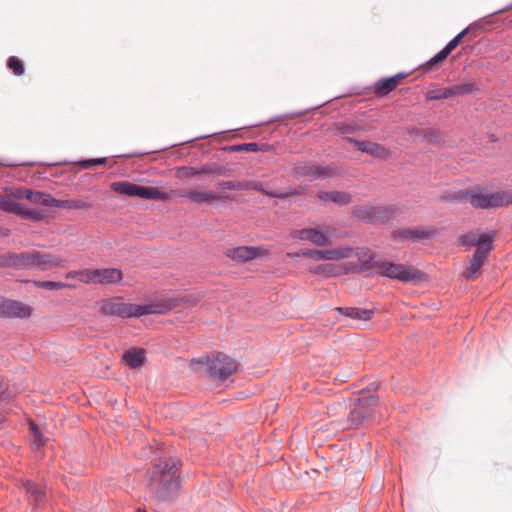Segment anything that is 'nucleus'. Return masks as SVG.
<instances>
[{"label": "nucleus", "instance_id": "21", "mask_svg": "<svg viewBox=\"0 0 512 512\" xmlns=\"http://www.w3.org/2000/svg\"><path fill=\"white\" fill-rule=\"evenodd\" d=\"M97 284H117L123 278V273L118 268H96Z\"/></svg>", "mask_w": 512, "mask_h": 512}, {"label": "nucleus", "instance_id": "14", "mask_svg": "<svg viewBox=\"0 0 512 512\" xmlns=\"http://www.w3.org/2000/svg\"><path fill=\"white\" fill-rule=\"evenodd\" d=\"M344 140L352 144L358 151L368 155L385 159L389 151L381 144L368 140H358L354 137H344Z\"/></svg>", "mask_w": 512, "mask_h": 512}, {"label": "nucleus", "instance_id": "56", "mask_svg": "<svg viewBox=\"0 0 512 512\" xmlns=\"http://www.w3.org/2000/svg\"><path fill=\"white\" fill-rule=\"evenodd\" d=\"M216 133H213V134H207V135H202V136H199V137H195L193 139H190V140H187V141H184L182 142V144H186V143H190V142H193L195 140H198V139H205V138H208V137H211L213 135H215ZM178 144H173L172 146H177ZM181 145V143L179 144Z\"/></svg>", "mask_w": 512, "mask_h": 512}, {"label": "nucleus", "instance_id": "54", "mask_svg": "<svg viewBox=\"0 0 512 512\" xmlns=\"http://www.w3.org/2000/svg\"><path fill=\"white\" fill-rule=\"evenodd\" d=\"M216 174L221 177H228L231 174V169L226 166L220 165Z\"/></svg>", "mask_w": 512, "mask_h": 512}, {"label": "nucleus", "instance_id": "10", "mask_svg": "<svg viewBox=\"0 0 512 512\" xmlns=\"http://www.w3.org/2000/svg\"><path fill=\"white\" fill-rule=\"evenodd\" d=\"M32 314L33 308L30 305L0 295V318L26 319Z\"/></svg>", "mask_w": 512, "mask_h": 512}, {"label": "nucleus", "instance_id": "45", "mask_svg": "<svg viewBox=\"0 0 512 512\" xmlns=\"http://www.w3.org/2000/svg\"><path fill=\"white\" fill-rule=\"evenodd\" d=\"M335 128L339 135H346L355 133L360 129V126L346 123H336Z\"/></svg>", "mask_w": 512, "mask_h": 512}, {"label": "nucleus", "instance_id": "46", "mask_svg": "<svg viewBox=\"0 0 512 512\" xmlns=\"http://www.w3.org/2000/svg\"><path fill=\"white\" fill-rule=\"evenodd\" d=\"M336 267L333 264H321L318 265L314 272L325 277H331L335 274Z\"/></svg>", "mask_w": 512, "mask_h": 512}, {"label": "nucleus", "instance_id": "49", "mask_svg": "<svg viewBox=\"0 0 512 512\" xmlns=\"http://www.w3.org/2000/svg\"><path fill=\"white\" fill-rule=\"evenodd\" d=\"M35 164V162H14L8 158H0V165L4 167L31 166Z\"/></svg>", "mask_w": 512, "mask_h": 512}, {"label": "nucleus", "instance_id": "6", "mask_svg": "<svg viewBox=\"0 0 512 512\" xmlns=\"http://www.w3.org/2000/svg\"><path fill=\"white\" fill-rule=\"evenodd\" d=\"M379 399L373 394H364L351 401L348 421L351 426L358 427L368 423L374 414Z\"/></svg>", "mask_w": 512, "mask_h": 512}, {"label": "nucleus", "instance_id": "5", "mask_svg": "<svg viewBox=\"0 0 512 512\" xmlns=\"http://www.w3.org/2000/svg\"><path fill=\"white\" fill-rule=\"evenodd\" d=\"M378 274L404 284L420 283L426 278V274L419 269L406 267L404 264L393 263L388 260H382L378 268Z\"/></svg>", "mask_w": 512, "mask_h": 512}, {"label": "nucleus", "instance_id": "51", "mask_svg": "<svg viewBox=\"0 0 512 512\" xmlns=\"http://www.w3.org/2000/svg\"><path fill=\"white\" fill-rule=\"evenodd\" d=\"M34 192L35 191L30 190V189H22V188H20V189H17L15 191L13 196L16 197V198L27 199V200L33 201Z\"/></svg>", "mask_w": 512, "mask_h": 512}, {"label": "nucleus", "instance_id": "40", "mask_svg": "<svg viewBox=\"0 0 512 512\" xmlns=\"http://www.w3.org/2000/svg\"><path fill=\"white\" fill-rule=\"evenodd\" d=\"M6 65L16 76H22L25 72L23 62L16 56H10L7 59Z\"/></svg>", "mask_w": 512, "mask_h": 512}, {"label": "nucleus", "instance_id": "1", "mask_svg": "<svg viewBox=\"0 0 512 512\" xmlns=\"http://www.w3.org/2000/svg\"><path fill=\"white\" fill-rule=\"evenodd\" d=\"M188 301L186 296L157 298L147 304H132L123 301L122 297H112L101 302L100 313L105 316H116L121 319L140 318L144 315H162Z\"/></svg>", "mask_w": 512, "mask_h": 512}, {"label": "nucleus", "instance_id": "11", "mask_svg": "<svg viewBox=\"0 0 512 512\" xmlns=\"http://www.w3.org/2000/svg\"><path fill=\"white\" fill-rule=\"evenodd\" d=\"M435 235L436 232L434 230L403 227L392 231L391 239L395 242L408 241L410 243H424L433 239Z\"/></svg>", "mask_w": 512, "mask_h": 512}, {"label": "nucleus", "instance_id": "26", "mask_svg": "<svg viewBox=\"0 0 512 512\" xmlns=\"http://www.w3.org/2000/svg\"><path fill=\"white\" fill-rule=\"evenodd\" d=\"M123 361L130 368H139L146 361L145 351L139 348L128 349L123 354Z\"/></svg>", "mask_w": 512, "mask_h": 512}, {"label": "nucleus", "instance_id": "18", "mask_svg": "<svg viewBox=\"0 0 512 512\" xmlns=\"http://www.w3.org/2000/svg\"><path fill=\"white\" fill-rule=\"evenodd\" d=\"M231 259L245 263L261 255V249L253 246H239L229 250L227 254Z\"/></svg>", "mask_w": 512, "mask_h": 512}, {"label": "nucleus", "instance_id": "42", "mask_svg": "<svg viewBox=\"0 0 512 512\" xmlns=\"http://www.w3.org/2000/svg\"><path fill=\"white\" fill-rule=\"evenodd\" d=\"M96 269L79 270L78 280L85 284H97Z\"/></svg>", "mask_w": 512, "mask_h": 512}, {"label": "nucleus", "instance_id": "36", "mask_svg": "<svg viewBox=\"0 0 512 512\" xmlns=\"http://www.w3.org/2000/svg\"><path fill=\"white\" fill-rule=\"evenodd\" d=\"M34 203L47 206L56 207L57 199L52 197L51 194L43 191H35L33 201Z\"/></svg>", "mask_w": 512, "mask_h": 512}, {"label": "nucleus", "instance_id": "2", "mask_svg": "<svg viewBox=\"0 0 512 512\" xmlns=\"http://www.w3.org/2000/svg\"><path fill=\"white\" fill-rule=\"evenodd\" d=\"M62 259L51 253H41L38 250L5 251L0 253V269L38 270L46 271L54 267H60Z\"/></svg>", "mask_w": 512, "mask_h": 512}, {"label": "nucleus", "instance_id": "63", "mask_svg": "<svg viewBox=\"0 0 512 512\" xmlns=\"http://www.w3.org/2000/svg\"><path fill=\"white\" fill-rule=\"evenodd\" d=\"M255 190H257V191H262V189H261V188H259V187H255Z\"/></svg>", "mask_w": 512, "mask_h": 512}, {"label": "nucleus", "instance_id": "7", "mask_svg": "<svg viewBox=\"0 0 512 512\" xmlns=\"http://www.w3.org/2000/svg\"><path fill=\"white\" fill-rule=\"evenodd\" d=\"M111 188L118 194L145 200L166 201L168 199V194L157 187L139 185L126 180L113 182Z\"/></svg>", "mask_w": 512, "mask_h": 512}, {"label": "nucleus", "instance_id": "22", "mask_svg": "<svg viewBox=\"0 0 512 512\" xmlns=\"http://www.w3.org/2000/svg\"><path fill=\"white\" fill-rule=\"evenodd\" d=\"M335 310L338 314L357 321H368L375 313L373 309L359 307H336Z\"/></svg>", "mask_w": 512, "mask_h": 512}, {"label": "nucleus", "instance_id": "48", "mask_svg": "<svg viewBox=\"0 0 512 512\" xmlns=\"http://www.w3.org/2000/svg\"><path fill=\"white\" fill-rule=\"evenodd\" d=\"M220 165L216 162H208L200 165V172L202 174H216Z\"/></svg>", "mask_w": 512, "mask_h": 512}, {"label": "nucleus", "instance_id": "33", "mask_svg": "<svg viewBox=\"0 0 512 512\" xmlns=\"http://www.w3.org/2000/svg\"><path fill=\"white\" fill-rule=\"evenodd\" d=\"M32 284L37 288H42L46 290H59L64 288H72L73 285L60 281H50V280H33Z\"/></svg>", "mask_w": 512, "mask_h": 512}, {"label": "nucleus", "instance_id": "4", "mask_svg": "<svg viewBox=\"0 0 512 512\" xmlns=\"http://www.w3.org/2000/svg\"><path fill=\"white\" fill-rule=\"evenodd\" d=\"M200 369L211 378L220 380L227 379L232 373L238 370V364L230 356L222 352H214L210 355L199 357L191 361V368Z\"/></svg>", "mask_w": 512, "mask_h": 512}, {"label": "nucleus", "instance_id": "12", "mask_svg": "<svg viewBox=\"0 0 512 512\" xmlns=\"http://www.w3.org/2000/svg\"><path fill=\"white\" fill-rule=\"evenodd\" d=\"M495 231L487 230L479 232L477 230L469 231L460 235L459 243L463 246H475L476 248L493 250Z\"/></svg>", "mask_w": 512, "mask_h": 512}, {"label": "nucleus", "instance_id": "34", "mask_svg": "<svg viewBox=\"0 0 512 512\" xmlns=\"http://www.w3.org/2000/svg\"><path fill=\"white\" fill-rule=\"evenodd\" d=\"M176 170V176L178 178H193L195 177L196 180L200 179V176L202 173L200 172V166L194 167V166H178L175 168Z\"/></svg>", "mask_w": 512, "mask_h": 512}, {"label": "nucleus", "instance_id": "20", "mask_svg": "<svg viewBox=\"0 0 512 512\" xmlns=\"http://www.w3.org/2000/svg\"><path fill=\"white\" fill-rule=\"evenodd\" d=\"M22 487L29 500L33 501L35 505L39 506L46 500V490L42 485L32 480H25Z\"/></svg>", "mask_w": 512, "mask_h": 512}, {"label": "nucleus", "instance_id": "61", "mask_svg": "<svg viewBox=\"0 0 512 512\" xmlns=\"http://www.w3.org/2000/svg\"><path fill=\"white\" fill-rule=\"evenodd\" d=\"M134 512H147L145 509H141V508H138L137 510H135Z\"/></svg>", "mask_w": 512, "mask_h": 512}, {"label": "nucleus", "instance_id": "23", "mask_svg": "<svg viewBox=\"0 0 512 512\" xmlns=\"http://www.w3.org/2000/svg\"><path fill=\"white\" fill-rule=\"evenodd\" d=\"M223 150L226 152H270L272 151V146L268 143L248 142L225 146Z\"/></svg>", "mask_w": 512, "mask_h": 512}, {"label": "nucleus", "instance_id": "37", "mask_svg": "<svg viewBox=\"0 0 512 512\" xmlns=\"http://www.w3.org/2000/svg\"><path fill=\"white\" fill-rule=\"evenodd\" d=\"M476 25L477 24L475 23L464 28L456 36H454L443 48L450 54L453 50H455L458 47L462 39L469 33L471 28Z\"/></svg>", "mask_w": 512, "mask_h": 512}, {"label": "nucleus", "instance_id": "3", "mask_svg": "<svg viewBox=\"0 0 512 512\" xmlns=\"http://www.w3.org/2000/svg\"><path fill=\"white\" fill-rule=\"evenodd\" d=\"M150 486L160 501H170L180 487V478L176 462L169 457L159 458L149 472Z\"/></svg>", "mask_w": 512, "mask_h": 512}, {"label": "nucleus", "instance_id": "8", "mask_svg": "<svg viewBox=\"0 0 512 512\" xmlns=\"http://www.w3.org/2000/svg\"><path fill=\"white\" fill-rule=\"evenodd\" d=\"M512 204V192H482L472 190L470 205L475 209L489 210Z\"/></svg>", "mask_w": 512, "mask_h": 512}, {"label": "nucleus", "instance_id": "19", "mask_svg": "<svg viewBox=\"0 0 512 512\" xmlns=\"http://www.w3.org/2000/svg\"><path fill=\"white\" fill-rule=\"evenodd\" d=\"M399 208L396 205H374V224L385 225L396 218Z\"/></svg>", "mask_w": 512, "mask_h": 512}, {"label": "nucleus", "instance_id": "24", "mask_svg": "<svg viewBox=\"0 0 512 512\" xmlns=\"http://www.w3.org/2000/svg\"><path fill=\"white\" fill-rule=\"evenodd\" d=\"M470 195H472V190L453 189L445 191L441 199L449 204H470Z\"/></svg>", "mask_w": 512, "mask_h": 512}, {"label": "nucleus", "instance_id": "53", "mask_svg": "<svg viewBox=\"0 0 512 512\" xmlns=\"http://www.w3.org/2000/svg\"><path fill=\"white\" fill-rule=\"evenodd\" d=\"M204 200L206 202H209L211 203L212 201L216 200V199H221V200H230L231 199V196L230 195H220L218 196L216 193L214 192H204Z\"/></svg>", "mask_w": 512, "mask_h": 512}, {"label": "nucleus", "instance_id": "32", "mask_svg": "<svg viewBox=\"0 0 512 512\" xmlns=\"http://www.w3.org/2000/svg\"><path fill=\"white\" fill-rule=\"evenodd\" d=\"M327 102L328 101H325V102H323L321 104H318L316 106L307 108L305 110H300V111H297V112H290V113L274 116V117L270 118L269 120H267L266 123H273V122L282 121V120H285V119H294V118L306 115L310 111L316 110V109L320 108L321 106H323Z\"/></svg>", "mask_w": 512, "mask_h": 512}, {"label": "nucleus", "instance_id": "28", "mask_svg": "<svg viewBox=\"0 0 512 512\" xmlns=\"http://www.w3.org/2000/svg\"><path fill=\"white\" fill-rule=\"evenodd\" d=\"M352 215L363 221L366 224L373 225L374 224V205L373 204H367V205H358L354 206L352 210Z\"/></svg>", "mask_w": 512, "mask_h": 512}, {"label": "nucleus", "instance_id": "62", "mask_svg": "<svg viewBox=\"0 0 512 512\" xmlns=\"http://www.w3.org/2000/svg\"><path fill=\"white\" fill-rule=\"evenodd\" d=\"M4 421V417L2 414H0V423Z\"/></svg>", "mask_w": 512, "mask_h": 512}, {"label": "nucleus", "instance_id": "16", "mask_svg": "<svg viewBox=\"0 0 512 512\" xmlns=\"http://www.w3.org/2000/svg\"><path fill=\"white\" fill-rule=\"evenodd\" d=\"M302 241H310L317 246H325L330 243V235L327 231L318 228H302L295 236Z\"/></svg>", "mask_w": 512, "mask_h": 512}, {"label": "nucleus", "instance_id": "15", "mask_svg": "<svg viewBox=\"0 0 512 512\" xmlns=\"http://www.w3.org/2000/svg\"><path fill=\"white\" fill-rule=\"evenodd\" d=\"M358 260L360 261L361 265H354L349 269V271L354 273H360L372 268H379L382 260L376 259V253L371 251L369 248H361L358 249L356 253Z\"/></svg>", "mask_w": 512, "mask_h": 512}, {"label": "nucleus", "instance_id": "57", "mask_svg": "<svg viewBox=\"0 0 512 512\" xmlns=\"http://www.w3.org/2000/svg\"><path fill=\"white\" fill-rule=\"evenodd\" d=\"M145 154L146 153L135 152V153H130V154L116 155L115 157H119V158H133V157H137V156H143Z\"/></svg>", "mask_w": 512, "mask_h": 512}, {"label": "nucleus", "instance_id": "41", "mask_svg": "<svg viewBox=\"0 0 512 512\" xmlns=\"http://www.w3.org/2000/svg\"><path fill=\"white\" fill-rule=\"evenodd\" d=\"M316 166L314 165H298L294 168V172L296 175L307 177L310 181L316 180Z\"/></svg>", "mask_w": 512, "mask_h": 512}, {"label": "nucleus", "instance_id": "47", "mask_svg": "<svg viewBox=\"0 0 512 512\" xmlns=\"http://www.w3.org/2000/svg\"><path fill=\"white\" fill-rule=\"evenodd\" d=\"M265 194L269 198H277V199H280V200H287L289 197L297 195L298 191L297 190H290L288 192H281V191L272 190V191L266 192Z\"/></svg>", "mask_w": 512, "mask_h": 512}, {"label": "nucleus", "instance_id": "27", "mask_svg": "<svg viewBox=\"0 0 512 512\" xmlns=\"http://www.w3.org/2000/svg\"><path fill=\"white\" fill-rule=\"evenodd\" d=\"M396 88L397 87L394 84V78H391L390 76L382 77L374 83L373 92L378 97H384L387 96Z\"/></svg>", "mask_w": 512, "mask_h": 512}, {"label": "nucleus", "instance_id": "35", "mask_svg": "<svg viewBox=\"0 0 512 512\" xmlns=\"http://www.w3.org/2000/svg\"><path fill=\"white\" fill-rule=\"evenodd\" d=\"M414 133L416 135L423 136L426 141L432 143V144H440L441 138H440V131L438 129H414Z\"/></svg>", "mask_w": 512, "mask_h": 512}, {"label": "nucleus", "instance_id": "43", "mask_svg": "<svg viewBox=\"0 0 512 512\" xmlns=\"http://www.w3.org/2000/svg\"><path fill=\"white\" fill-rule=\"evenodd\" d=\"M178 195L196 204H202L203 202H205L204 192L179 190Z\"/></svg>", "mask_w": 512, "mask_h": 512}, {"label": "nucleus", "instance_id": "55", "mask_svg": "<svg viewBox=\"0 0 512 512\" xmlns=\"http://www.w3.org/2000/svg\"><path fill=\"white\" fill-rule=\"evenodd\" d=\"M408 76V73L406 72H399L395 75L390 76L391 78H394V84L397 87L400 83V80L406 78Z\"/></svg>", "mask_w": 512, "mask_h": 512}, {"label": "nucleus", "instance_id": "31", "mask_svg": "<svg viewBox=\"0 0 512 512\" xmlns=\"http://www.w3.org/2000/svg\"><path fill=\"white\" fill-rule=\"evenodd\" d=\"M450 54L442 48L439 52H437L434 56H432L427 62L422 64L421 66L425 71H432L437 69L449 56Z\"/></svg>", "mask_w": 512, "mask_h": 512}, {"label": "nucleus", "instance_id": "25", "mask_svg": "<svg viewBox=\"0 0 512 512\" xmlns=\"http://www.w3.org/2000/svg\"><path fill=\"white\" fill-rule=\"evenodd\" d=\"M318 198L321 201H331L337 205L345 206L348 205L352 200V195L346 191H324L318 194Z\"/></svg>", "mask_w": 512, "mask_h": 512}, {"label": "nucleus", "instance_id": "9", "mask_svg": "<svg viewBox=\"0 0 512 512\" xmlns=\"http://www.w3.org/2000/svg\"><path fill=\"white\" fill-rule=\"evenodd\" d=\"M0 210L6 213L20 216L23 219L40 221L45 217V212L39 209H28L23 204L0 194Z\"/></svg>", "mask_w": 512, "mask_h": 512}, {"label": "nucleus", "instance_id": "13", "mask_svg": "<svg viewBox=\"0 0 512 512\" xmlns=\"http://www.w3.org/2000/svg\"><path fill=\"white\" fill-rule=\"evenodd\" d=\"M350 249H330V250H316V249H300L294 254L295 257L312 258L315 260L324 261H338L349 255Z\"/></svg>", "mask_w": 512, "mask_h": 512}, {"label": "nucleus", "instance_id": "50", "mask_svg": "<svg viewBox=\"0 0 512 512\" xmlns=\"http://www.w3.org/2000/svg\"><path fill=\"white\" fill-rule=\"evenodd\" d=\"M316 179H325L332 175V169L329 165L327 166H316Z\"/></svg>", "mask_w": 512, "mask_h": 512}, {"label": "nucleus", "instance_id": "52", "mask_svg": "<svg viewBox=\"0 0 512 512\" xmlns=\"http://www.w3.org/2000/svg\"><path fill=\"white\" fill-rule=\"evenodd\" d=\"M30 429H31V432H32V435H33L35 441L38 442V445H42L43 444L44 435L40 431L39 427L35 423H31L30 424Z\"/></svg>", "mask_w": 512, "mask_h": 512}, {"label": "nucleus", "instance_id": "29", "mask_svg": "<svg viewBox=\"0 0 512 512\" xmlns=\"http://www.w3.org/2000/svg\"><path fill=\"white\" fill-rule=\"evenodd\" d=\"M449 87L451 90L452 97H464L480 91V88L477 86L475 82L456 84Z\"/></svg>", "mask_w": 512, "mask_h": 512}, {"label": "nucleus", "instance_id": "30", "mask_svg": "<svg viewBox=\"0 0 512 512\" xmlns=\"http://www.w3.org/2000/svg\"><path fill=\"white\" fill-rule=\"evenodd\" d=\"M90 203L81 199H57L56 207L69 210H82L90 208Z\"/></svg>", "mask_w": 512, "mask_h": 512}, {"label": "nucleus", "instance_id": "38", "mask_svg": "<svg viewBox=\"0 0 512 512\" xmlns=\"http://www.w3.org/2000/svg\"><path fill=\"white\" fill-rule=\"evenodd\" d=\"M450 97H452L450 87L432 89L425 93V99L428 101L447 99Z\"/></svg>", "mask_w": 512, "mask_h": 512}, {"label": "nucleus", "instance_id": "39", "mask_svg": "<svg viewBox=\"0 0 512 512\" xmlns=\"http://www.w3.org/2000/svg\"><path fill=\"white\" fill-rule=\"evenodd\" d=\"M108 161L107 157L98 158H85L77 162L78 166L82 170L92 169L97 165H106Z\"/></svg>", "mask_w": 512, "mask_h": 512}, {"label": "nucleus", "instance_id": "60", "mask_svg": "<svg viewBox=\"0 0 512 512\" xmlns=\"http://www.w3.org/2000/svg\"><path fill=\"white\" fill-rule=\"evenodd\" d=\"M378 388V385L375 384V383H372L370 384L368 387H367V390L370 392L372 390H376Z\"/></svg>", "mask_w": 512, "mask_h": 512}, {"label": "nucleus", "instance_id": "58", "mask_svg": "<svg viewBox=\"0 0 512 512\" xmlns=\"http://www.w3.org/2000/svg\"><path fill=\"white\" fill-rule=\"evenodd\" d=\"M78 273H79V270L78 271H69L66 275V278H74V277H77L78 278Z\"/></svg>", "mask_w": 512, "mask_h": 512}, {"label": "nucleus", "instance_id": "17", "mask_svg": "<svg viewBox=\"0 0 512 512\" xmlns=\"http://www.w3.org/2000/svg\"><path fill=\"white\" fill-rule=\"evenodd\" d=\"M491 251L492 250L476 248L472 257L470 258V265L463 272V276L468 280L476 279L477 272Z\"/></svg>", "mask_w": 512, "mask_h": 512}, {"label": "nucleus", "instance_id": "44", "mask_svg": "<svg viewBox=\"0 0 512 512\" xmlns=\"http://www.w3.org/2000/svg\"><path fill=\"white\" fill-rule=\"evenodd\" d=\"M219 189H227V190H243L247 188L246 183L242 181H221L217 184Z\"/></svg>", "mask_w": 512, "mask_h": 512}, {"label": "nucleus", "instance_id": "59", "mask_svg": "<svg viewBox=\"0 0 512 512\" xmlns=\"http://www.w3.org/2000/svg\"><path fill=\"white\" fill-rule=\"evenodd\" d=\"M510 8H512V3L510 5H508V6H506L505 8H502V9H499V10L493 12V14H498V13L504 12V11L510 9Z\"/></svg>", "mask_w": 512, "mask_h": 512}]
</instances>
